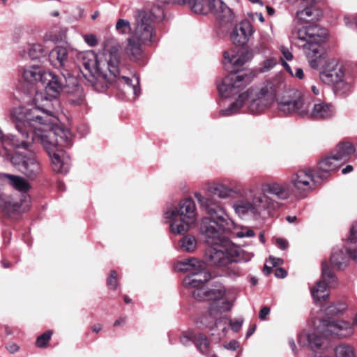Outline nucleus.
<instances>
[{
	"mask_svg": "<svg viewBox=\"0 0 357 357\" xmlns=\"http://www.w3.org/2000/svg\"><path fill=\"white\" fill-rule=\"evenodd\" d=\"M77 58L91 76L90 82L96 90L103 91L112 82L117 81L119 84L126 86L135 97L139 96V77L133 76L130 79L125 75H121V56L118 45L105 47L99 54H96L93 50L80 52Z\"/></svg>",
	"mask_w": 357,
	"mask_h": 357,
	"instance_id": "nucleus-1",
	"label": "nucleus"
},
{
	"mask_svg": "<svg viewBox=\"0 0 357 357\" xmlns=\"http://www.w3.org/2000/svg\"><path fill=\"white\" fill-rule=\"evenodd\" d=\"M22 77L25 81L34 83L38 81L45 85L43 91H37L33 98L35 106L26 109L27 121H35V118L44 121L45 125L52 123L56 112L60 107L59 95L64 86L62 79L52 73H43L38 66L24 68Z\"/></svg>",
	"mask_w": 357,
	"mask_h": 357,
	"instance_id": "nucleus-2",
	"label": "nucleus"
},
{
	"mask_svg": "<svg viewBox=\"0 0 357 357\" xmlns=\"http://www.w3.org/2000/svg\"><path fill=\"white\" fill-rule=\"evenodd\" d=\"M305 3L306 7L296 13L292 37L298 40L310 67L316 69L319 66L322 54L321 45L326 38L327 31L313 23L321 18V11L310 3Z\"/></svg>",
	"mask_w": 357,
	"mask_h": 357,
	"instance_id": "nucleus-3",
	"label": "nucleus"
},
{
	"mask_svg": "<svg viewBox=\"0 0 357 357\" xmlns=\"http://www.w3.org/2000/svg\"><path fill=\"white\" fill-rule=\"evenodd\" d=\"M56 115L48 126L35 127L31 142L40 144L47 152L55 172L66 174L70 169V158L63 149L71 145L72 134L68 129L56 125Z\"/></svg>",
	"mask_w": 357,
	"mask_h": 357,
	"instance_id": "nucleus-4",
	"label": "nucleus"
},
{
	"mask_svg": "<svg viewBox=\"0 0 357 357\" xmlns=\"http://www.w3.org/2000/svg\"><path fill=\"white\" fill-rule=\"evenodd\" d=\"M194 197L209 217L202 219L199 225L201 234L208 245H215L223 240H229L224 236L225 232L229 229L231 220L227 213L218 202L211 197H204L199 192L194 193Z\"/></svg>",
	"mask_w": 357,
	"mask_h": 357,
	"instance_id": "nucleus-5",
	"label": "nucleus"
},
{
	"mask_svg": "<svg viewBox=\"0 0 357 357\" xmlns=\"http://www.w3.org/2000/svg\"><path fill=\"white\" fill-rule=\"evenodd\" d=\"M275 90L271 82H266L261 87H251L242 93L228 108L220 111L223 116H229L238 112H249L260 114L268 109L275 98Z\"/></svg>",
	"mask_w": 357,
	"mask_h": 357,
	"instance_id": "nucleus-6",
	"label": "nucleus"
},
{
	"mask_svg": "<svg viewBox=\"0 0 357 357\" xmlns=\"http://www.w3.org/2000/svg\"><path fill=\"white\" fill-rule=\"evenodd\" d=\"M211 279V274L206 270L205 266L202 270L195 271V273L186 276L183 282V285L188 288H196L192 295L193 297L202 300L205 297L211 300V307L208 315L202 318V321L208 319V317L215 315L217 312H226L231 310L232 303L228 300L225 295L224 289H211L205 291L202 289L204 283Z\"/></svg>",
	"mask_w": 357,
	"mask_h": 357,
	"instance_id": "nucleus-7",
	"label": "nucleus"
},
{
	"mask_svg": "<svg viewBox=\"0 0 357 357\" xmlns=\"http://www.w3.org/2000/svg\"><path fill=\"white\" fill-rule=\"evenodd\" d=\"M314 327L313 332H303L298 335V342L301 347L317 349L321 346L323 338L332 336L347 337L354 332V327L349 322L342 320L331 321L317 319L314 321Z\"/></svg>",
	"mask_w": 357,
	"mask_h": 357,
	"instance_id": "nucleus-8",
	"label": "nucleus"
},
{
	"mask_svg": "<svg viewBox=\"0 0 357 357\" xmlns=\"http://www.w3.org/2000/svg\"><path fill=\"white\" fill-rule=\"evenodd\" d=\"M153 15L151 13L138 11L135 16V28L128 39L127 54L132 59H139L142 45H150L158 40L153 30Z\"/></svg>",
	"mask_w": 357,
	"mask_h": 357,
	"instance_id": "nucleus-9",
	"label": "nucleus"
},
{
	"mask_svg": "<svg viewBox=\"0 0 357 357\" xmlns=\"http://www.w3.org/2000/svg\"><path fill=\"white\" fill-rule=\"evenodd\" d=\"M163 215L166 221L170 223L171 232L181 234L187 231L197 221L196 204L191 198L181 199L177 206L167 207Z\"/></svg>",
	"mask_w": 357,
	"mask_h": 357,
	"instance_id": "nucleus-10",
	"label": "nucleus"
},
{
	"mask_svg": "<svg viewBox=\"0 0 357 357\" xmlns=\"http://www.w3.org/2000/svg\"><path fill=\"white\" fill-rule=\"evenodd\" d=\"M250 192L251 201L241 199L233 205L235 213L241 217L251 215L255 218H268L281 206L280 202L268 195L261 194L259 191L251 190Z\"/></svg>",
	"mask_w": 357,
	"mask_h": 357,
	"instance_id": "nucleus-11",
	"label": "nucleus"
},
{
	"mask_svg": "<svg viewBox=\"0 0 357 357\" xmlns=\"http://www.w3.org/2000/svg\"><path fill=\"white\" fill-rule=\"evenodd\" d=\"M27 121L26 118V109L22 112L21 116L15 119V128L18 135L13 134H3L0 128V141L3 144H11L16 148L27 149L31 143L35 127L41 126L44 121L35 118V121Z\"/></svg>",
	"mask_w": 357,
	"mask_h": 357,
	"instance_id": "nucleus-12",
	"label": "nucleus"
},
{
	"mask_svg": "<svg viewBox=\"0 0 357 357\" xmlns=\"http://www.w3.org/2000/svg\"><path fill=\"white\" fill-rule=\"evenodd\" d=\"M192 12L201 15L213 13L222 23H231L234 15L229 7L221 0H183Z\"/></svg>",
	"mask_w": 357,
	"mask_h": 357,
	"instance_id": "nucleus-13",
	"label": "nucleus"
},
{
	"mask_svg": "<svg viewBox=\"0 0 357 357\" xmlns=\"http://www.w3.org/2000/svg\"><path fill=\"white\" fill-rule=\"evenodd\" d=\"M208 246L206 251V257L211 265L225 266L238 260L239 250L229 240H223L215 245Z\"/></svg>",
	"mask_w": 357,
	"mask_h": 357,
	"instance_id": "nucleus-14",
	"label": "nucleus"
},
{
	"mask_svg": "<svg viewBox=\"0 0 357 357\" xmlns=\"http://www.w3.org/2000/svg\"><path fill=\"white\" fill-rule=\"evenodd\" d=\"M271 36L261 35L260 38L254 45L250 51H247L245 54H238L235 49H231L225 52V64H231L234 68H240L243 66L248 60L251 59L254 54H265L269 50L268 44L271 42Z\"/></svg>",
	"mask_w": 357,
	"mask_h": 357,
	"instance_id": "nucleus-15",
	"label": "nucleus"
},
{
	"mask_svg": "<svg viewBox=\"0 0 357 357\" xmlns=\"http://www.w3.org/2000/svg\"><path fill=\"white\" fill-rule=\"evenodd\" d=\"M225 68L231 73L225 76L220 83L217 84L218 90L221 96L229 98L238 93L245 88L250 82V77L246 73H238L229 69L231 64H227ZM233 67H234L233 66ZM235 70H234V71Z\"/></svg>",
	"mask_w": 357,
	"mask_h": 357,
	"instance_id": "nucleus-16",
	"label": "nucleus"
},
{
	"mask_svg": "<svg viewBox=\"0 0 357 357\" xmlns=\"http://www.w3.org/2000/svg\"><path fill=\"white\" fill-rule=\"evenodd\" d=\"M10 160L12 164L29 180H36L43 174V165L35 155L16 153L12 156Z\"/></svg>",
	"mask_w": 357,
	"mask_h": 357,
	"instance_id": "nucleus-17",
	"label": "nucleus"
},
{
	"mask_svg": "<svg viewBox=\"0 0 357 357\" xmlns=\"http://www.w3.org/2000/svg\"><path fill=\"white\" fill-rule=\"evenodd\" d=\"M278 109L284 114H297L307 115L309 109V102L301 96L298 91H293L287 96L278 99Z\"/></svg>",
	"mask_w": 357,
	"mask_h": 357,
	"instance_id": "nucleus-18",
	"label": "nucleus"
},
{
	"mask_svg": "<svg viewBox=\"0 0 357 357\" xmlns=\"http://www.w3.org/2000/svg\"><path fill=\"white\" fill-rule=\"evenodd\" d=\"M321 271L322 280L317 282L310 289L312 296L316 302L326 299L329 295L328 288L336 285L335 276L326 262L322 263Z\"/></svg>",
	"mask_w": 357,
	"mask_h": 357,
	"instance_id": "nucleus-19",
	"label": "nucleus"
},
{
	"mask_svg": "<svg viewBox=\"0 0 357 357\" xmlns=\"http://www.w3.org/2000/svg\"><path fill=\"white\" fill-rule=\"evenodd\" d=\"M318 178L312 174L311 169L298 170L290 178L289 183L294 190L295 195L312 190Z\"/></svg>",
	"mask_w": 357,
	"mask_h": 357,
	"instance_id": "nucleus-20",
	"label": "nucleus"
},
{
	"mask_svg": "<svg viewBox=\"0 0 357 357\" xmlns=\"http://www.w3.org/2000/svg\"><path fill=\"white\" fill-rule=\"evenodd\" d=\"M347 75L342 64L335 59H330L326 62L319 77L323 82L333 84L336 81L343 79Z\"/></svg>",
	"mask_w": 357,
	"mask_h": 357,
	"instance_id": "nucleus-21",
	"label": "nucleus"
},
{
	"mask_svg": "<svg viewBox=\"0 0 357 357\" xmlns=\"http://www.w3.org/2000/svg\"><path fill=\"white\" fill-rule=\"evenodd\" d=\"M261 194L268 195V194L275 196L281 200L289 199L291 195H294V190L289 183L287 182H271L264 183L261 186Z\"/></svg>",
	"mask_w": 357,
	"mask_h": 357,
	"instance_id": "nucleus-22",
	"label": "nucleus"
},
{
	"mask_svg": "<svg viewBox=\"0 0 357 357\" xmlns=\"http://www.w3.org/2000/svg\"><path fill=\"white\" fill-rule=\"evenodd\" d=\"M255 31V30L250 21L243 20L231 31V40L236 45H245Z\"/></svg>",
	"mask_w": 357,
	"mask_h": 357,
	"instance_id": "nucleus-23",
	"label": "nucleus"
},
{
	"mask_svg": "<svg viewBox=\"0 0 357 357\" xmlns=\"http://www.w3.org/2000/svg\"><path fill=\"white\" fill-rule=\"evenodd\" d=\"M29 202H24L23 198L19 200L0 191V208L8 215L21 213L26 210Z\"/></svg>",
	"mask_w": 357,
	"mask_h": 357,
	"instance_id": "nucleus-24",
	"label": "nucleus"
},
{
	"mask_svg": "<svg viewBox=\"0 0 357 357\" xmlns=\"http://www.w3.org/2000/svg\"><path fill=\"white\" fill-rule=\"evenodd\" d=\"M340 165L341 162L335 155H327L319 162L316 176L320 180L327 178Z\"/></svg>",
	"mask_w": 357,
	"mask_h": 357,
	"instance_id": "nucleus-25",
	"label": "nucleus"
},
{
	"mask_svg": "<svg viewBox=\"0 0 357 357\" xmlns=\"http://www.w3.org/2000/svg\"><path fill=\"white\" fill-rule=\"evenodd\" d=\"M335 114V110L333 105L318 100L314 103L311 111L307 114L315 120H325L332 118Z\"/></svg>",
	"mask_w": 357,
	"mask_h": 357,
	"instance_id": "nucleus-26",
	"label": "nucleus"
},
{
	"mask_svg": "<svg viewBox=\"0 0 357 357\" xmlns=\"http://www.w3.org/2000/svg\"><path fill=\"white\" fill-rule=\"evenodd\" d=\"M2 176L8 178L10 185L22 193V198L24 202H29V197L26 192L30 189L31 185L24 178L8 174H4Z\"/></svg>",
	"mask_w": 357,
	"mask_h": 357,
	"instance_id": "nucleus-27",
	"label": "nucleus"
},
{
	"mask_svg": "<svg viewBox=\"0 0 357 357\" xmlns=\"http://www.w3.org/2000/svg\"><path fill=\"white\" fill-rule=\"evenodd\" d=\"M333 85V89L336 96H347L349 95L354 89V80L349 74L343 79L336 81Z\"/></svg>",
	"mask_w": 357,
	"mask_h": 357,
	"instance_id": "nucleus-28",
	"label": "nucleus"
},
{
	"mask_svg": "<svg viewBox=\"0 0 357 357\" xmlns=\"http://www.w3.org/2000/svg\"><path fill=\"white\" fill-rule=\"evenodd\" d=\"M205 264L195 257L185 259L178 261L175 265V268L179 272H190V274L195 273V271L202 270Z\"/></svg>",
	"mask_w": 357,
	"mask_h": 357,
	"instance_id": "nucleus-29",
	"label": "nucleus"
},
{
	"mask_svg": "<svg viewBox=\"0 0 357 357\" xmlns=\"http://www.w3.org/2000/svg\"><path fill=\"white\" fill-rule=\"evenodd\" d=\"M233 192L234 190L232 188H230L223 184L217 183L208 186L206 191V195L204 197L213 198L221 206L220 202L216 200L214 197L217 196L221 199H226L229 197Z\"/></svg>",
	"mask_w": 357,
	"mask_h": 357,
	"instance_id": "nucleus-30",
	"label": "nucleus"
},
{
	"mask_svg": "<svg viewBox=\"0 0 357 357\" xmlns=\"http://www.w3.org/2000/svg\"><path fill=\"white\" fill-rule=\"evenodd\" d=\"M348 256L347 250L344 252L343 249H333L331 262L337 269H342L347 266Z\"/></svg>",
	"mask_w": 357,
	"mask_h": 357,
	"instance_id": "nucleus-31",
	"label": "nucleus"
},
{
	"mask_svg": "<svg viewBox=\"0 0 357 357\" xmlns=\"http://www.w3.org/2000/svg\"><path fill=\"white\" fill-rule=\"evenodd\" d=\"M64 47H56L50 54L51 59H56L60 66H64L68 62L69 54L71 52Z\"/></svg>",
	"mask_w": 357,
	"mask_h": 357,
	"instance_id": "nucleus-32",
	"label": "nucleus"
},
{
	"mask_svg": "<svg viewBox=\"0 0 357 357\" xmlns=\"http://www.w3.org/2000/svg\"><path fill=\"white\" fill-rule=\"evenodd\" d=\"M355 151V147L349 142L339 144L335 149L334 154L342 163L343 160H346L351 156Z\"/></svg>",
	"mask_w": 357,
	"mask_h": 357,
	"instance_id": "nucleus-33",
	"label": "nucleus"
},
{
	"mask_svg": "<svg viewBox=\"0 0 357 357\" xmlns=\"http://www.w3.org/2000/svg\"><path fill=\"white\" fill-rule=\"evenodd\" d=\"M178 246L182 251L193 252L197 248V240L194 236L186 235L180 240Z\"/></svg>",
	"mask_w": 357,
	"mask_h": 357,
	"instance_id": "nucleus-34",
	"label": "nucleus"
},
{
	"mask_svg": "<svg viewBox=\"0 0 357 357\" xmlns=\"http://www.w3.org/2000/svg\"><path fill=\"white\" fill-rule=\"evenodd\" d=\"M222 322H224V326L222 328V331H224L226 329V325L229 324L231 329L234 332H238L243 323V318H237L234 320H230L226 318H224L222 320H220L219 322H216L215 325L217 327H222Z\"/></svg>",
	"mask_w": 357,
	"mask_h": 357,
	"instance_id": "nucleus-35",
	"label": "nucleus"
},
{
	"mask_svg": "<svg viewBox=\"0 0 357 357\" xmlns=\"http://www.w3.org/2000/svg\"><path fill=\"white\" fill-rule=\"evenodd\" d=\"M335 354L336 357H355L353 347L344 344L335 347Z\"/></svg>",
	"mask_w": 357,
	"mask_h": 357,
	"instance_id": "nucleus-36",
	"label": "nucleus"
},
{
	"mask_svg": "<svg viewBox=\"0 0 357 357\" xmlns=\"http://www.w3.org/2000/svg\"><path fill=\"white\" fill-rule=\"evenodd\" d=\"M28 54L31 59L40 58L44 53V49L40 44L36 43L29 45L28 47Z\"/></svg>",
	"mask_w": 357,
	"mask_h": 357,
	"instance_id": "nucleus-37",
	"label": "nucleus"
},
{
	"mask_svg": "<svg viewBox=\"0 0 357 357\" xmlns=\"http://www.w3.org/2000/svg\"><path fill=\"white\" fill-rule=\"evenodd\" d=\"M347 308L344 303H338L336 305H331L325 309V313L328 316H335L342 313Z\"/></svg>",
	"mask_w": 357,
	"mask_h": 357,
	"instance_id": "nucleus-38",
	"label": "nucleus"
},
{
	"mask_svg": "<svg viewBox=\"0 0 357 357\" xmlns=\"http://www.w3.org/2000/svg\"><path fill=\"white\" fill-rule=\"evenodd\" d=\"M195 344L200 352L204 354L206 352L209 342L205 335L199 333L197 334Z\"/></svg>",
	"mask_w": 357,
	"mask_h": 357,
	"instance_id": "nucleus-39",
	"label": "nucleus"
},
{
	"mask_svg": "<svg viewBox=\"0 0 357 357\" xmlns=\"http://www.w3.org/2000/svg\"><path fill=\"white\" fill-rule=\"evenodd\" d=\"M115 28L118 33L121 34H127L131 30L130 22L124 19H119Z\"/></svg>",
	"mask_w": 357,
	"mask_h": 357,
	"instance_id": "nucleus-40",
	"label": "nucleus"
},
{
	"mask_svg": "<svg viewBox=\"0 0 357 357\" xmlns=\"http://www.w3.org/2000/svg\"><path fill=\"white\" fill-rule=\"evenodd\" d=\"M278 61L275 57H270L264 60L261 63L260 72L265 73L268 72L277 64Z\"/></svg>",
	"mask_w": 357,
	"mask_h": 357,
	"instance_id": "nucleus-41",
	"label": "nucleus"
},
{
	"mask_svg": "<svg viewBox=\"0 0 357 357\" xmlns=\"http://www.w3.org/2000/svg\"><path fill=\"white\" fill-rule=\"evenodd\" d=\"M197 334L192 331H185L182 333L180 340L183 345H188L190 342L195 343Z\"/></svg>",
	"mask_w": 357,
	"mask_h": 357,
	"instance_id": "nucleus-42",
	"label": "nucleus"
},
{
	"mask_svg": "<svg viewBox=\"0 0 357 357\" xmlns=\"http://www.w3.org/2000/svg\"><path fill=\"white\" fill-rule=\"evenodd\" d=\"M77 96H70L68 98V102L75 106L77 105H82L84 103V98L82 93V91L80 89H77Z\"/></svg>",
	"mask_w": 357,
	"mask_h": 357,
	"instance_id": "nucleus-43",
	"label": "nucleus"
},
{
	"mask_svg": "<svg viewBox=\"0 0 357 357\" xmlns=\"http://www.w3.org/2000/svg\"><path fill=\"white\" fill-rule=\"evenodd\" d=\"M52 335V332L51 331H48L39 337H38L36 340V345L38 347L43 348L47 346V342L51 338V336Z\"/></svg>",
	"mask_w": 357,
	"mask_h": 357,
	"instance_id": "nucleus-44",
	"label": "nucleus"
},
{
	"mask_svg": "<svg viewBox=\"0 0 357 357\" xmlns=\"http://www.w3.org/2000/svg\"><path fill=\"white\" fill-rule=\"evenodd\" d=\"M117 283V273L115 271H112L107 279V285L110 289H116Z\"/></svg>",
	"mask_w": 357,
	"mask_h": 357,
	"instance_id": "nucleus-45",
	"label": "nucleus"
},
{
	"mask_svg": "<svg viewBox=\"0 0 357 357\" xmlns=\"http://www.w3.org/2000/svg\"><path fill=\"white\" fill-rule=\"evenodd\" d=\"M84 42L90 47H95L98 44V39L96 35L87 33L83 35Z\"/></svg>",
	"mask_w": 357,
	"mask_h": 357,
	"instance_id": "nucleus-46",
	"label": "nucleus"
},
{
	"mask_svg": "<svg viewBox=\"0 0 357 357\" xmlns=\"http://www.w3.org/2000/svg\"><path fill=\"white\" fill-rule=\"evenodd\" d=\"M236 236L238 238L252 237L255 236V232L248 227H243L236 232Z\"/></svg>",
	"mask_w": 357,
	"mask_h": 357,
	"instance_id": "nucleus-47",
	"label": "nucleus"
},
{
	"mask_svg": "<svg viewBox=\"0 0 357 357\" xmlns=\"http://www.w3.org/2000/svg\"><path fill=\"white\" fill-rule=\"evenodd\" d=\"M348 241L350 243H356L357 241V222L351 226Z\"/></svg>",
	"mask_w": 357,
	"mask_h": 357,
	"instance_id": "nucleus-48",
	"label": "nucleus"
},
{
	"mask_svg": "<svg viewBox=\"0 0 357 357\" xmlns=\"http://www.w3.org/2000/svg\"><path fill=\"white\" fill-rule=\"evenodd\" d=\"M344 21L346 26H347L349 27H353V26H357V16L353 17V16L346 15L344 17Z\"/></svg>",
	"mask_w": 357,
	"mask_h": 357,
	"instance_id": "nucleus-49",
	"label": "nucleus"
},
{
	"mask_svg": "<svg viewBox=\"0 0 357 357\" xmlns=\"http://www.w3.org/2000/svg\"><path fill=\"white\" fill-rule=\"evenodd\" d=\"M267 263L270 264L272 266L275 267L278 265L282 264L283 260L280 258H276L271 256L268 258Z\"/></svg>",
	"mask_w": 357,
	"mask_h": 357,
	"instance_id": "nucleus-50",
	"label": "nucleus"
},
{
	"mask_svg": "<svg viewBox=\"0 0 357 357\" xmlns=\"http://www.w3.org/2000/svg\"><path fill=\"white\" fill-rule=\"evenodd\" d=\"M276 244L278 248L282 250H286L289 245L287 241L282 238H278L276 239Z\"/></svg>",
	"mask_w": 357,
	"mask_h": 357,
	"instance_id": "nucleus-51",
	"label": "nucleus"
},
{
	"mask_svg": "<svg viewBox=\"0 0 357 357\" xmlns=\"http://www.w3.org/2000/svg\"><path fill=\"white\" fill-rule=\"evenodd\" d=\"M281 52L282 53L283 57L287 60L291 61L293 59V54L286 47H282L281 48Z\"/></svg>",
	"mask_w": 357,
	"mask_h": 357,
	"instance_id": "nucleus-52",
	"label": "nucleus"
},
{
	"mask_svg": "<svg viewBox=\"0 0 357 357\" xmlns=\"http://www.w3.org/2000/svg\"><path fill=\"white\" fill-rule=\"evenodd\" d=\"M287 271L282 268H278L275 271V275L278 278H284L287 276Z\"/></svg>",
	"mask_w": 357,
	"mask_h": 357,
	"instance_id": "nucleus-53",
	"label": "nucleus"
},
{
	"mask_svg": "<svg viewBox=\"0 0 357 357\" xmlns=\"http://www.w3.org/2000/svg\"><path fill=\"white\" fill-rule=\"evenodd\" d=\"M6 349L9 353L14 354L19 351L20 347L15 343H12L6 346Z\"/></svg>",
	"mask_w": 357,
	"mask_h": 357,
	"instance_id": "nucleus-54",
	"label": "nucleus"
},
{
	"mask_svg": "<svg viewBox=\"0 0 357 357\" xmlns=\"http://www.w3.org/2000/svg\"><path fill=\"white\" fill-rule=\"evenodd\" d=\"M270 312L268 307H264L259 312V317L260 319L264 320Z\"/></svg>",
	"mask_w": 357,
	"mask_h": 357,
	"instance_id": "nucleus-55",
	"label": "nucleus"
},
{
	"mask_svg": "<svg viewBox=\"0 0 357 357\" xmlns=\"http://www.w3.org/2000/svg\"><path fill=\"white\" fill-rule=\"evenodd\" d=\"M225 347L227 349L235 351L239 347V343L236 340H233Z\"/></svg>",
	"mask_w": 357,
	"mask_h": 357,
	"instance_id": "nucleus-56",
	"label": "nucleus"
},
{
	"mask_svg": "<svg viewBox=\"0 0 357 357\" xmlns=\"http://www.w3.org/2000/svg\"><path fill=\"white\" fill-rule=\"evenodd\" d=\"M347 253L349 254V257L357 263V248L347 250Z\"/></svg>",
	"mask_w": 357,
	"mask_h": 357,
	"instance_id": "nucleus-57",
	"label": "nucleus"
},
{
	"mask_svg": "<svg viewBox=\"0 0 357 357\" xmlns=\"http://www.w3.org/2000/svg\"><path fill=\"white\" fill-rule=\"evenodd\" d=\"M294 76L298 77V79H303V76H304V73H303V69H301L300 68H297L296 69V72H295Z\"/></svg>",
	"mask_w": 357,
	"mask_h": 357,
	"instance_id": "nucleus-58",
	"label": "nucleus"
},
{
	"mask_svg": "<svg viewBox=\"0 0 357 357\" xmlns=\"http://www.w3.org/2000/svg\"><path fill=\"white\" fill-rule=\"evenodd\" d=\"M273 268V266H272L271 265L268 266L267 264H266L264 266V268L263 269L264 274H265V275L270 274L272 271Z\"/></svg>",
	"mask_w": 357,
	"mask_h": 357,
	"instance_id": "nucleus-59",
	"label": "nucleus"
},
{
	"mask_svg": "<svg viewBox=\"0 0 357 357\" xmlns=\"http://www.w3.org/2000/svg\"><path fill=\"white\" fill-rule=\"evenodd\" d=\"M311 90L314 95H317V96L319 95L320 91H321V86L312 85L311 86Z\"/></svg>",
	"mask_w": 357,
	"mask_h": 357,
	"instance_id": "nucleus-60",
	"label": "nucleus"
},
{
	"mask_svg": "<svg viewBox=\"0 0 357 357\" xmlns=\"http://www.w3.org/2000/svg\"><path fill=\"white\" fill-rule=\"evenodd\" d=\"M288 343H289V344L292 351L294 354H296V344H295L294 340L293 339H289Z\"/></svg>",
	"mask_w": 357,
	"mask_h": 357,
	"instance_id": "nucleus-61",
	"label": "nucleus"
},
{
	"mask_svg": "<svg viewBox=\"0 0 357 357\" xmlns=\"http://www.w3.org/2000/svg\"><path fill=\"white\" fill-rule=\"evenodd\" d=\"M353 169H354V168L351 165H347L344 169H342V173L343 174H346L347 173L352 172Z\"/></svg>",
	"mask_w": 357,
	"mask_h": 357,
	"instance_id": "nucleus-62",
	"label": "nucleus"
},
{
	"mask_svg": "<svg viewBox=\"0 0 357 357\" xmlns=\"http://www.w3.org/2000/svg\"><path fill=\"white\" fill-rule=\"evenodd\" d=\"M102 329V325L100 324H97L93 326L92 330L93 332L98 333H99Z\"/></svg>",
	"mask_w": 357,
	"mask_h": 357,
	"instance_id": "nucleus-63",
	"label": "nucleus"
},
{
	"mask_svg": "<svg viewBox=\"0 0 357 357\" xmlns=\"http://www.w3.org/2000/svg\"><path fill=\"white\" fill-rule=\"evenodd\" d=\"M125 322H126L125 318H120L115 321V322L114 323V326H119L124 324Z\"/></svg>",
	"mask_w": 357,
	"mask_h": 357,
	"instance_id": "nucleus-64",
	"label": "nucleus"
}]
</instances>
